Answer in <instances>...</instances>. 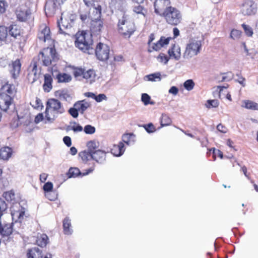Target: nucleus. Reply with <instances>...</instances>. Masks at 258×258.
<instances>
[{
	"instance_id": "38",
	"label": "nucleus",
	"mask_w": 258,
	"mask_h": 258,
	"mask_svg": "<svg viewBox=\"0 0 258 258\" xmlns=\"http://www.w3.org/2000/svg\"><path fill=\"white\" fill-rule=\"evenodd\" d=\"M160 123L162 126L169 125L171 123V119L168 115L164 114L161 116Z\"/></svg>"
},
{
	"instance_id": "52",
	"label": "nucleus",
	"mask_w": 258,
	"mask_h": 258,
	"mask_svg": "<svg viewBox=\"0 0 258 258\" xmlns=\"http://www.w3.org/2000/svg\"><path fill=\"white\" fill-rule=\"evenodd\" d=\"M241 35V32L238 30L233 29L230 33V37L233 39H238Z\"/></svg>"
},
{
	"instance_id": "32",
	"label": "nucleus",
	"mask_w": 258,
	"mask_h": 258,
	"mask_svg": "<svg viewBox=\"0 0 258 258\" xmlns=\"http://www.w3.org/2000/svg\"><path fill=\"white\" fill-rule=\"evenodd\" d=\"M99 143L98 142L95 140L90 141L87 144V147L88 148V151L93 154V153L97 151V149L98 148Z\"/></svg>"
},
{
	"instance_id": "30",
	"label": "nucleus",
	"mask_w": 258,
	"mask_h": 258,
	"mask_svg": "<svg viewBox=\"0 0 258 258\" xmlns=\"http://www.w3.org/2000/svg\"><path fill=\"white\" fill-rule=\"evenodd\" d=\"M241 106L248 109L258 110V104L250 100H243Z\"/></svg>"
},
{
	"instance_id": "4",
	"label": "nucleus",
	"mask_w": 258,
	"mask_h": 258,
	"mask_svg": "<svg viewBox=\"0 0 258 258\" xmlns=\"http://www.w3.org/2000/svg\"><path fill=\"white\" fill-rule=\"evenodd\" d=\"M117 26L119 33L124 38H129L136 31L134 23L125 14L119 20Z\"/></svg>"
},
{
	"instance_id": "46",
	"label": "nucleus",
	"mask_w": 258,
	"mask_h": 258,
	"mask_svg": "<svg viewBox=\"0 0 258 258\" xmlns=\"http://www.w3.org/2000/svg\"><path fill=\"white\" fill-rule=\"evenodd\" d=\"M72 123L73 125L70 127V130L73 131L75 133L80 132L83 130V127L79 124H77L76 122H73Z\"/></svg>"
},
{
	"instance_id": "36",
	"label": "nucleus",
	"mask_w": 258,
	"mask_h": 258,
	"mask_svg": "<svg viewBox=\"0 0 258 258\" xmlns=\"http://www.w3.org/2000/svg\"><path fill=\"white\" fill-rule=\"evenodd\" d=\"M48 240V236L46 234H42L39 237H38L36 242L39 246L44 247L47 244Z\"/></svg>"
},
{
	"instance_id": "33",
	"label": "nucleus",
	"mask_w": 258,
	"mask_h": 258,
	"mask_svg": "<svg viewBox=\"0 0 258 258\" xmlns=\"http://www.w3.org/2000/svg\"><path fill=\"white\" fill-rule=\"evenodd\" d=\"M161 75L160 73L157 72L153 74H151L148 75H146L145 77V79H147L148 81L151 82H159L161 80Z\"/></svg>"
},
{
	"instance_id": "64",
	"label": "nucleus",
	"mask_w": 258,
	"mask_h": 258,
	"mask_svg": "<svg viewBox=\"0 0 258 258\" xmlns=\"http://www.w3.org/2000/svg\"><path fill=\"white\" fill-rule=\"evenodd\" d=\"M59 97L61 99H63L66 101L71 98L70 94L66 92H61L59 95Z\"/></svg>"
},
{
	"instance_id": "22",
	"label": "nucleus",
	"mask_w": 258,
	"mask_h": 258,
	"mask_svg": "<svg viewBox=\"0 0 258 258\" xmlns=\"http://www.w3.org/2000/svg\"><path fill=\"white\" fill-rule=\"evenodd\" d=\"M74 105L77 107L79 112L81 114H83L84 112L90 106V104L85 100L78 101L76 102Z\"/></svg>"
},
{
	"instance_id": "9",
	"label": "nucleus",
	"mask_w": 258,
	"mask_h": 258,
	"mask_svg": "<svg viewBox=\"0 0 258 258\" xmlns=\"http://www.w3.org/2000/svg\"><path fill=\"white\" fill-rule=\"evenodd\" d=\"M94 51L97 59L99 60L104 61L109 58L110 48L106 44L101 42L98 43Z\"/></svg>"
},
{
	"instance_id": "29",
	"label": "nucleus",
	"mask_w": 258,
	"mask_h": 258,
	"mask_svg": "<svg viewBox=\"0 0 258 258\" xmlns=\"http://www.w3.org/2000/svg\"><path fill=\"white\" fill-rule=\"evenodd\" d=\"M71 226V220L68 217L65 218L63 221V229L65 234L70 235L72 233L73 230L70 228Z\"/></svg>"
},
{
	"instance_id": "34",
	"label": "nucleus",
	"mask_w": 258,
	"mask_h": 258,
	"mask_svg": "<svg viewBox=\"0 0 258 258\" xmlns=\"http://www.w3.org/2000/svg\"><path fill=\"white\" fill-rule=\"evenodd\" d=\"M79 155L85 163L91 159H93V154L88 151L85 150L82 151L79 153Z\"/></svg>"
},
{
	"instance_id": "10",
	"label": "nucleus",
	"mask_w": 258,
	"mask_h": 258,
	"mask_svg": "<svg viewBox=\"0 0 258 258\" xmlns=\"http://www.w3.org/2000/svg\"><path fill=\"white\" fill-rule=\"evenodd\" d=\"M257 11V5L252 0L245 1L241 7V12L244 16L254 15Z\"/></svg>"
},
{
	"instance_id": "61",
	"label": "nucleus",
	"mask_w": 258,
	"mask_h": 258,
	"mask_svg": "<svg viewBox=\"0 0 258 258\" xmlns=\"http://www.w3.org/2000/svg\"><path fill=\"white\" fill-rule=\"evenodd\" d=\"M107 97L104 94H100L97 96H95V100L97 102H100L103 100H106Z\"/></svg>"
},
{
	"instance_id": "7",
	"label": "nucleus",
	"mask_w": 258,
	"mask_h": 258,
	"mask_svg": "<svg viewBox=\"0 0 258 258\" xmlns=\"http://www.w3.org/2000/svg\"><path fill=\"white\" fill-rule=\"evenodd\" d=\"M162 17H163L166 22L169 25L176 26L179 24L182 20V14L181 12L176 8L171 7L168 9L163 13Z\"/></svg>"
},
{
	"instance_id": "15",
	"label": "nucleus",
	"mask_w": 258,
	"mask_h": 258,
	"mask_svg": "<svg viewBox=\"0 0 258 258\" xmlns=\"http://www.w3.org/2000/svg\"><path fill=\"white\" fill-rule=\"evenodd\" d=\"M30 14L29 10L21 7H18L16 11L17 18L21 22H25Z\"/></svg>"
},
{
	"instance_id": "49",
	"label": "nucleus",
	"mask_w": 258,
	"mask_h": 258,
	"mask_svg": "<svg viewBox=\"0 0 258 258\" xmlns=\"http://www.w3.org/2000/svg\"><path fill=\"white\" fill-rule=\"evenodd\" d=\"M10 61L7 56H3L0 58V66L3 68L9 66Z\"/></svg>"
},
{
	"instance_id": "60",
	"label": "nucleus",
	"mask_w": 258,
	"mask_h": 258,
	"mask_svg": "<svg viewBox=\"0 0 258 258\" xmlns=\"http://www.w3.org/2000/svg\"><path fill=\"white\" fill-rule=\"evenodd\" d=\"M233 78V75L231 73H228L226 76H223L220 82L229 81Z\"/></svg>"
},
{
	"instance_id": "57",
	"label": "nucleus",
	"mask_w": 258,
	"mask_h": 258,
	"mask_svg": "<svg viewBox=\"0 0 258 258\" xmlns=\"http://www.w3.org/2000/svg\"><path fill=\"white\" fill-rule=\"evenodd\" d=\"M33 107L36 109H42L43 107V105L41 102V100L38 98H36V100L35 101L34 103L32 105Z\"/></svg>"
},
{
	"instance_id": "48",
	"label": "nucleus",
	"mask_w": 258,
	"mask_h": 258,
	"mask_svg": "<svg viewBox=\"0 0 258 258\" xmlns=\"http://www.w3.org/2000/svg\"><path fill=\"white\" fill-rule=\"evenodd\" d=\"M45 196L51 201H55L57 199V194L54 191L45 192Z\"/></svg>"
},
{
	"instance_id": "5",
	"label": "nucleus",
	"mask_w": 258,
	"mask_h": 258,
	"mask_svg": "<svg viewBox=\"0 0 258 258\" xmlns=\"http://www.w3.org/2000/svg\"><path fill=\"white\" fill-rule=\"evenodd\" d=\"M202 47V41L198 38H191L187 42L183 57L189 59L197 55L201 51Z\"/></svg>"
},
{
	"instance_id": "19",
	"label": "nucleus",
	"mask_w": 258,
	"mask_h": 258,
	"mask_svg": "<svg viewBox=\"0 0 258 258\" xmlns=\"http://www.w3.org/2000/svg\"><path fill=\"white\" fill-rule=\"evenodd\" d=\"M170 57H173L175 60H179L180 58V47L178 45L174 44L168 51Z\"/></svg>"
},
{
	"instance_id": "50",
	"label": "nucleus",
	"mask_w": 258,
	"mask_h": 258,
	"mask_svg": "<svg viewBox=\"0 0 258 258\" xmlns=\"http://www.w3.org/2000/svg\"><path fill=\"white\" fill-rule=\"evenodd\" d=\"M8 7V3L4 0L0 1V13L3 14L6 12V11Z\"/></svg>"
},
{
	"instance_id": "37",
	"label": "nucleus",
	"mask_w": 258,
	"mask_h": 258,
	"mask_svg": "<svg viewBox=\"0 0 258 258\" xmlns=\"http://www.w3.org/2000/svg\"><path fill=\"white\" fill-rule=\"evenodd\" d=\"M37 60L34 58L30 64V67L32 68V73L34 75V76L37 77L38 75V66H39V62L37 61Z\"/></svg>"
},
{
	"instance_id": "62",
	"label": "nucleus",
	"mask_w": 258,
	"mask_h": 258,
	"mask_svg": "<svg viewBox=\"0 0 258 258\" xmlns=\"http://www.w3.org/2000/svg\"><path fill=\"white\" fill-rule=\"evenodd\" d=\"M63 141L65 145L68 147H70L72 145V140L70 137L65 136L63 138Z\"/></svg>"
},
{
	"instance_id": "51",
	"label": "nucleus",
	"mask_w": 258,
	"mask_h": 258,
	"mask_svg": "<svg viewBox=\"0 0 258 258\" xmlns=\"http://www.w3.org/2000/svg\"><path fill=\"white\" fill-rule=\"evenodd\" d=\"M21 223L22 221H13L11 223V224L13 225V231H15L17 232H19V230L20 229L21 227Z\"/></svg>"
},
{
	"instance_id": "59",
	"label": "nucleus",
	"mask_w": 258,
	"mask_h": 258,
	"mask_svg": "<svg viewBox=\"0 0 258 258\" xmlns=\"http://www.w3.org/2000/svg\"><path fill=\"white\" fill-rule=\"evenodd\" d=\"M212 150L213 151V155L215 157L214 160H215V158H216L215 157L216 156H218L221 159H222L223 158V153L219 150H216L215 148H212V149H211V151H212Z\"/></svg>"
},
{
	"instance_id": "1",
	"label": "nucleus",
	"mask_w": 258,
	"mask_h": 258,
	"mask_svg": "<svg viewBox=\"0 0 258 258\" xmlns=\"http://www.w3.org/2000/svg\"><path fill=\"white\" fill-rule=\"evenodd\" d=\"M64 112L65 110L58 100L54 98L49 99L46 104L45 122H53L58 115Z\"/></svg>"
},
{
	"instance_id": "58",
	"label": "nucleus",
	"mask_w": 258,
	"mask_h": 258,
	"mask_svg": "<svg viewBox=\"0 0 258 258\" xmlns=\"http://www.w3.org/2000/svg\"><path fill=\"white\" fill-rule=\"evenodd\" d=\"M158 59L160 60V61L164 62L165 64H166L169 61V57L164 53H162L159 55Z\"/></svg>"
},
{
	"instance_id": "11",
	"label": "nucleus",
	"mask_w": 258,
	"mask_h": 258,
	"mask_svg": "<svg viewBox=\"0 0 258 258\" xmlns=\"http://www.w3.org/2000/svg\"><path fill=\"white\" fill-rule=\"evenodd\" d=\"M11 216L13 221H22L25 215V208L22 207L19 203H16L11 208Z\"/></svg>"
},
{
	"instance_id": "23",
	"label": "nucleus",
	"mask_w": 258,
	"mask_h": 258,
	"mask_svg": "<svg viewBox=\"0 0 258 258\" xmlns=\"http://www.w3.org/2000/svg\"><path fill=\"white\" fill-rule=\"evenodd\" d=\"M21 30L19 26L14 25L9 27L8 34L14 39H17L21 35Z\"/></svg>"
},
{
	"instance_id": "31",
	"label": "nucleus",
	"mask_w": 258,
	"mask_h": 258,
	"mask_svg": "<svg viewBox=\"0 0 258 258\" xmlns=\"http://www.w3.org/2000/svg\"><path fill=\"white\" fill-rule=\"evenodd\" d=\"M58 83L69 82L72 80L71 76L66 73H58L56 76Z\"/></svg>"
},
{
	"instance_id": "63",
	"label": "nucleus",
	"mask_w": 258,
	"mask_h": 258,
	"mask_svg": "<svg viewBox=\"0 0 258 258\" xmlns=\"http://www.w3.org/2000/svg\"><path fill=\"white\" fill-rule=\"evenodd\" d=\"M170 39V38L168 37L166 38L164 37H161L160 39L159 40L160 42L162 45V47L164 46L165 45L168 44L169 43V40Z\"/></svg>"
},
{
	"instance_id": "41",
	"label": "nucleus",
	"mask_w": 258,
	"mask_h": 258,
	"mask_svg": "<svg viewBox=\"0 0 258 258\" xmlns=\"http://www.w3.org/2000/svg\"><path fill=\"white\" fill-rule=\"evenodd\" d=\"M3 197L8 202H11L15 199V195L14 192L12 191H9L4 193Z\"/></svg>"
},
{
	"instance_id": "8",
	"label": "nucleus",
	"mask_w": 258,
	"mask_h": 258,
	"mask_svg": "<svg viewBox=\"0 0 258 258\" xmlns=\"http://www.w3.org/2000/svg\"><path fill=\"white\" fill-rule=\"evenodd\" d=\"M93 14H94V17L92 18L90 31L92 34L98 35L100 34L103 26V21L100 19L101 7L98 6L96 8H93Z\"/></svg>"
},
{
	"instance_id": "16",
	"label": "nucleus",
	"mask_w": 258,
	"mask_h": 258,
	"mask_svg": "<svg viewBox=\"0 0 258 258\" xmlns=\"http://www.w3.org/2000/svg\"><path fill=\"white\" fill-rule=\"evenodd\" d=\"M13 231V228L11 223H1L0 224V234L3 236H9Z\"/></svg>"
},
{
	"instance_id": "47",
	"label": "nucleus",
	"mask_w": 258,
	"mask_h": 258,
	"mask_svg": "<svg viewBox=\"0 0 258 258\" xmlns=\"http://www.w3.org/2000/svg\"><path fill=\"white\" fill-rule=\"evenodd\" d=\"M143 126L148 133H152L156 131L154 125L152 123H150L147 124H144L143 125Z\"/></svg>"
},
{
	"instance_id": "14",
	"label": "nucleus",
	"mask_w": 258,
	"mask_h": 258,
	"mask_svg": "<svg viewBox=\"0 0 258 258\" xmlns=\"http://www.w3.org/2000/svg\"><path fill=\"white\" fill-rule=\"evenodd\" d=\"M10 72L12 75V77L14 79H16L19 76L21 63L19 59H17L15 61L12 62L11 64H9Z\"/></svg>"
},
{
	"instance_id": "12",
	"label": "nucleus",
	"mask_w": 258,
	"mask_h": 258,
	"mask_svg": "<svg viewBox=\"0 0 258 258\" xmlns=\"http://www.w3.org/2000/svg\"><path fill=\"white\" fill-rule=\"evenodd\" d=\"M155 13L157 15L162 16L163 13L166 11L170 6L169 0H155L154 3Z\"/></svg>"
},
{
	"instance_id": "21",
	"label": "nucleus",
	"mask_w": 258,
	"mask_h": 258,
	"mask_svg": "<svg viewBox=\"0 0 258 258\" xmlns=\"http://www.w3.org/2000/svg\"><path fill=\"white\" fill-rule=\"evenodd\" d=\"M44 82L43 85V90L45 92H49L52 88V78L50 74H46L44 76Z\"/></svg>"
},
{
	"instance_id": "25",
	"label": "nucleus",
	"mask_w": 258,
	"mask_h": 258,
	"mask_svg": "<svg viewBox=\"0 0 258 258\" xmlns=\"http://www.w3.org/2000/svg\"><path fill=\"white\" fill-rule=\"evenodd\" d=\"M96 74L95 72L92 70H89L84 72L83 78L86 80L87 83L92 84L95 81Z\"/></svg>"
},
{
	"instance_id": "42",
	"label": "nucleus",
	"mask_w": 258,
	"mask_h": 258,
	"mask_svg": "<svg viewBox=\"0 0 258 258\" xmlns=\"http://www.w3.org/2000/svg\"><path fill=\"white\" fill-rule=\"evenodd\" d=\"M183 86L187 91H190L193 89L195 86V83L192 80L189 79L185 81Z\"/></svg>"
},
{
	"instance_id": "20",
	"label": "nucleus",
	"mask_w": 258,
	"mask_h": 258,
	"mask_svg": "<svg viewBox=\"0 0 258 258\" xmlns=\"http://www.w3.org/2000/svg\"><path fill=\"white\" fill-rule=\"evenodd\" d=\"M106 153L101 150H97L96 152L93 153V160L98 163H102L106 159Z\"/></svg>"
},
{
	"instance_id": "35",
	"label": "nucleus",
	"mask_w": 258,
	"mask_h": 258,
	"mask_svg": "<svg viewBox=\"0 0 258 258\" xmlns=\"http://www.w3.org/2000/svg\"><path fill=\"white\" fill-rule=\"evenodd\" d=\"M135 136L133 134H126L122 136V140L123 142L127 145H130L134 142Z\"/></svg>"
},
{
	"instance_id": "56",
	"label": "nucleus",
	"mask_w": 258,
	"mask_h": 258,
	"mask_svg": "<svg viewBox=\"0 0 258 258\" xmlns=\"http://www.w3.org/2000/svg\"><path fill=\"white\" fill-rule=\"evenodd\" d=\"M53 188V184L51 182L45 183L43 186V190L45 192H51Z\"/></svg>"
},
{
	"instance_id": "6",
	"label": "nucleus",
	"mask_w": 258,
	"mask_h": 258,
	"mask_svg": "<svg viewBox=\"0 0 258 258\" xmlns=\"http://www.w3.org/2000/svg\"><path fill=\"white\" fill-rule=\"evenodd\" d=\"M35 58L44 66H49L58 59L56 50L52 47L44 49Z\"/></svg>"
},
{
	"instance_id": "53",
	"label": "nucleus",
	"mask_w": 258,
	"mask_h": 258,
	"mask_svg": "<svg viewBox=\"0 0 258 258\" xmlns=\"http://www.w3.org/2000/svg\"><path fill=\"white\" fill-rule=\"evenodd\" d=\"M151 100V97L147 93H143L142 94L141 100L144 103V105H147L149 104V101Z\"/></svg>"
},
{
	"instance_id": "44",
	"label": "nucleus",
	"mask_w": 258,
	"mask_h": 258,
	"mask_svg": "<svg viewBox=\"0 0 258 258\" xmlns=\"http://www.w3.org/2000/svg\"><path fill=\"white\" fill-rule=\"evenodd\" d=\"M83 130L86 134L92 135L95 133L96 128L91 125L87 124L84 126Z\"/></svg>"
},
{
	"instance_id": "55",
	"label": "nucleus",
	"mask_w": 258,
	"mask_h": 258,
	"mask_svg": "<svg viewBox=\"0 0 258 258\" xmlns=\"http://www.w3.org/2000/svg\"><path fill=\"white\" fill-rule=\"evenodd\" d=\"M162 47V45L160 42V41L159 40L157 43H153V45L152 47V49L150 48L148 50V51L151 52L153 50L158 51L159 50L161 47Z\"/></svg>"
},
{
	"instance_id": "45",
	"label": "nucleus",
	"mask_w": 258,
	"mask_h": 258,
	"mask_svg": "<svg viewBox=\"0 0 258 258\" xmlns=\"http://www.w3.org/2000/svg\"><path fill=\"white\" fill-rule=\"evenodd\" d=\"M68 112L74 118H77L79 116V112L77 107H75V105L74 104L72 107H71L69 109Z\"/></svg>"
},
{
	"instance_id": "54",
	"label": "nucleus",
	"mask_w": 258,
	"mask_h": 258,
	"mask_svg": "<svg viewBox=\"0 0 258 258\" xmlns=\"http://www.w3.org/2000/svg\"><path fill=\"white\" fill-rule=\"evenodd\" d=\"M85 70L81 68H77L74 71V75L76 78L83 76Z\"/></svg>"
},
{
	"instance_id": "26",
	"label": "nucleus",
	"mask_w": 258,
	"mask_h": 258,
	"mask_svg": "<svg viewBox=\"0 0 258 258\" xmlns=\"http://www.w3.org/2000/svg\"><path fill=\"white\" fill-rule=\"evenodd\" d=\"M8 29L5 26H0V41L8 44L10 42L8 38Z\"/></svg>"
},
{
	"instance_id": "3",
	"label": "nucleus",
	"mask_w": 258,
	"mask_h": 258,
	"mask_svg": "<svg viewBox=\"0 0 258 258\" xmlns=\"http://www.w3.org/2000/svg\"><path fill=\"white\" fill-rule=\"evenodd\" d=\"M15 87L14 85L8 83L5 84L1 88L0 93V109L6 112L12 105L13 101L11 96L15 91Z\"/></svg>"
},
{
	"instance_id": "13",
	"label": "nucleus",
	"mask_w": 258,
	"mask_h": 258,
	"mask_svg": "<svg viewBox=\"0 0 258 258\" xmlns=\"http://www.w3.org/2000/svg\"><path fill=\"white\" fill-rule=\"evenodd\" d=\"M60 3L59 0H48L45 6V11L46 15H53L56 10L59 8Z\"/></svg>"
},
{
	"instance_id": "27",
	"label": "nucleus",
	"mask_w": 258,
	"mask_h": 258,
	"mask_svg": "<svg viewBox=\"0 0 258 258\" xmlns=\"http://www.w3.org/2000/svg\"><path fill=\"white\" fill-rule=\"evenodd\" d=\"M57 26L60 33L63 34L64 33V30L70 28L71 25L66 19L64 20L61 17L60 20L57 21Z\"/></svg>"
},
{
	"instance_id": "24",
	"label": "nucleus",
	"mask_w": 258,
	"mask_h": 258,
	"mask_svg": "<svg viewBox=\"0 0 258 258\" xmlns=\"http://www.w3.org/2000/svg\"><path fill=\"white\" fill-rule=\"evenodd\" d=\"M12 149L8 147H3L0 149V159L4 160H8L12 156Z\"/></svg>"
},
{
	"instance_id": "2",
	"label": "nucleus",
	"mask_w": 258,
	"mask_h": 258,
	"mask_svg": "<svg viewBox=\"0 0 258 258\" xmlns=\"http://www.w3.org/2000/svg\"><path fill=\"white\" fill-rule=\"evenodd\" d=\"M75 46L80 50L88 54L94 52L92 34L85 31L77 33L76 35Z\"/></svg>"
},
{
	"instance_id": "39",
	"label": "nucleus",
	"mask_w": 258,
	"mask_h": 258,
	"mask_svg": "<svg viewBox=\"0 0 258 258\" xmlns=\"http://www.w3.org/2000/svg\"><path fill=\"white\" fill-rule=\"evenodd\" d=\"M205 105L208 108H216L219 105V101L216 99L208 100Z\"/></svg>"
},
{
	"instance_id": "18",
	"label": "nucleus",
	"mask_w": 258,
	"mask_h": 258,
	"mask_svg": "<svg viewBox=\"0 0 258 258\" xmlns=\"http://www.w3.org/2000/svg\"><path fill=\"white\" fill-rule=\"evenodd\" d=\"M124 151V146L122 142H119L118 145H114L111 149V154L116 157L121 156Z\"/></svg>"
},
{
	"instance_id": "40",
	"label": "nucleus",
	"mask_w": 258,
	"mask_h": 258,
	"mask_svg": "<svg viewBox=\"0 0 258 258\" xmlns=\"http://www.w3.org/2000/svg\"><path fill=\"white\" fill-rule=\"evenodd\" d=\"M242 27L243 28L245 34L248 37H251L253 35V29L249 25H246L245 24H243L242 25Z\"/></svg>"
},
{
	"instance_id": "28",
	"label": "nucleus",
	"mask_w": 258,
	"mask_h": 258,
	"mask_svg": "<svg viewBox=\"0 0 258 258\" xmlns=\"http://www.w3.org/2000/svg\"><path fill=\"white\" fill-rule=\"evenodd\" d=\"M138 4L133 8V11L134 13L139 15L140 18H145L147 13V10L142 6Z\"/></svg>"
},
{
	"instance_id": "17",
	"label": "nucleus",
	"mask_w": 258,
	"mask_h": 258,
	"mask_svg": "<svg viewBox=\"0 0 258 258\" xmlns=\"http://www.w3.org/2000/svg\"><path fill=\"white\" fill-rule=\"evenodd\" d=\"M50 29L46 26L41 27L40 31L38 34V38L40 40L45 42L50 39Z\"/></svg>"
},
{
	"instance_id": "43",
	"label": "nucleus",
	"mask_w": 258,
	"mask_h": 258,
	"mask_svg": "<svg viewBox=\"0 0 258 258\" xmlns=\"http://www.w3.org/2000/svg\"><path fill=\"white\" fill-rule=\"evenodd\" d=\"M80 173V171L78 168H71L69 171L68 176L70 178L76 177Z\"/></svg>"
}]
</instances>
